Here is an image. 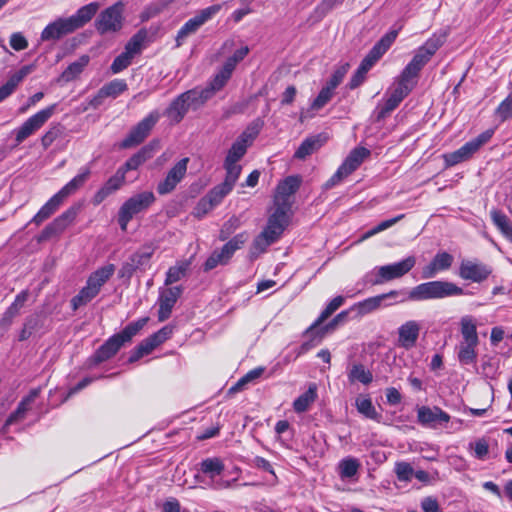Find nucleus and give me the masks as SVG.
Here are the masks:
<instances>
[{
    "label": "nucleus",
    "instance_id": "nucleus-1",
    "mask_svg": "<svg viewBox=\"0 0 512 512\" xmlns=\"http://www.w3.org/2000/svg\"><path fill=\"white\" fill-rule=\"evenodd\" d=\"M91 169L88 166L82 167L79 173L63 186L55 195H53L33 217L32 222L36 225L41 224L54 214L64 200L80 189L88 180Z\"/></svg>",
    "mask_w": 512,
    "mask_h": 512
},
{
    "label": "nucleus",
    "instance_id": "nucleus-2",
    "mask_svg": "<svg viewBox=\"0 0 512 512\" xmlns=\"http://www.w3.org/2000/svg\"><path fill=\"white\" fill-rule=\"evenodd\" d=\"M301 178L288 176L276 188L270 216L289 225L292 216L293 196L299 189Z\"/></svg>",
    "mask_w": 512,
    "mask_h": 512
},
{
    "label": "nucleus",
    "instance_id": "nucleus-3",
    "mask_svg": "<svg viewBox=\"0 0 512 512\" xmlns=\"http://www.w3.org/2000/svg\"><path fill=\"white\" fill-rule=\"evenodd\" d=\"M149 318L143 317L129 323L121 332L111 336L102 344L93 356L95 363H101L112 358L122 346L130 342L147 324Z\"/></svg>",
    "mask_w": 512,
    "mask_h": 512
},
{
    "label": "nucleus",
    "instance_id": "nucleus-4",
    "mask_svg": "<svg viewBox=\"0 0 512 512\" xmlns=\"http://www.w3.org/2000/svg\"><path fill=\"white\" fill-rule=\"evenodd\" d=\"M463 289L449 281H430L421 283L409 290L407 299L410 301H426L459 296Z\"/></svg>",
    "mask_w": 512,
    "mask_h": 512
},
{
    "label": "nucleus",
    "instance_id": "nucleus-5",
    "mask_svg": "<svg viewBox=\"0 0 512 512\" xmlns=\"http://www.w3.org/2000/svg\"><path fill=\"white\" fill-rule=\"evenodd\" d=\"M398 32L391 31L385 34L369 51L362 60L360 66L350 80V88L354 89L361 85L366 77L367 72L375 65V63L387 52L390 46L397 38Z\"/></svg>",
    "mask_w": 512,
    "mask_h": 512
},
{
    "label": "nucleus",
    "instance_id": "nucleus-6",
    "mask_svg": "<svg viewBox=\"0 0 512 512\" xmlns=\"http://www.w3.org/2000/svg\"><path fill=\"white\" fill-rule=\"evenodd\" d=\"M415 264L416 258L414 256H408L400 262L376 267L366 277H370L368 282L371 285H381L406 275Z\"/></svg>",
    "mask_w": 512,
    "mask_h": 512
},
{
    "label": "nucleus",
    "instance_id": "nucleus-7",
    "mask_svg": "<svg viewBox=\"0 0 512 512\" xmlns=\"http://www.w3.org/2000/svg\"><path fill=\"white\" fill-rule=\"evenodd\" d=\"M287 227L288 224L269 216L266 227L253 240L250 247V257L256 259L264 253L270 245L279 240Z\"/></svg>",
    "mask_w": 512,
    "mask_h": 512
},
{
    "label": "nucleus",
    "instance_id": "nucleus-8",
    "mask_svg": "<svg viewBox=\"0 0 512 512\" xmlns=\"http://www.w3.org/2000/svg\"><path fill=\"white\" fill-rule=\"evenodd\" d=\"M154 201L155 196L151 191L138 193L126 200L118 212V222L121 229L125 231L133 216L148 209Z\"/></svg>",
    "mask_w": 512,
    "mask_h": 512
},
{
    "label": "nucleus",
    "instance_id": "nucleus-9",
    "mask_svg": "<svg viewBox=\"0 0 512 512\" xmlns=\"http://www.w3.org/2000/svg\"><path fill=\"white\" fill-rule=\"evenodd\" d=\"M494 134V129H488L476 138L466 142L459 149L445 154L444 160L447 166H454L470 159L485 143H487Z\"/></svg>",
    "mask_w": 512,
    "mask_h": 512
},
{
    "label": "nucleus",
    "instance_id": "nucleus-10",
    "mask_svg": "<svg viewBox=\"0 0 512 512\" xmlns=\"http://www.w3.org/2000/svg\"><path fill=\"white\" fill-rule=\"evenodd\" d=\"M56 104L50 105L30 116L18 129L14 130L16 145L40 130L55 113Z\"/></svg>",
    "mask_w": 512,
    "mask_h": 512
},
{
    "label": "nucleus",
    "instance_id": "nucleus-11",
    "mask_svg": "<svg viewBox=\"0 0 512 512\" xmlns=\"http://www.w3.org/2000/svg\"><path fill=\"white\" fill-rule=\"evenodd\" d=\"M222 8L221 4L211 5L199 11L197 15L189 19L178 31L176 36L177 47L181 46L183 42L190 35L197 32V30L205 24L207 21L212 19Z\"/></svg>",
    "mask_w": 512,
    "mask_h": 512
},
{
    "label": "nucleus",
    "instance_id": "nucleus-12",
    "mask_svg": "<svg viewBox=\"0 0 512 512\" xmlns=\"http://www.w3.org/2000/svg\"><path fill=\"white\" fill-rule=\"evenodd\" d=\"M413 88V86L398 78L385 103L377 106L376 120L381 121L385 119L409 95Z\"/></svg>",
    "mask_w": 512,
    "mask_h": 512
},
{
    "label": "nucleus",
    "instance_id": "nucleus-13",
    "mask_svg": "<svg viewBox=\"0 0 512 512\" xmlns=\"http://www.w3.org/2000/svg\"><path fill=\"white\" fill-rule=\"evenodd\" d=\"M160 114L158 111L150 112L135 127H133L128 136L122 141V148H131L142 143L149 135L152 128L158 122Z\"/></svg>",
    "mask_w": 512,
    "mask_h": 512
},
{
    "label": "nucleus",
    "instance_id": "nucleus-14",
    "mask_svg": "<svg viewBox=\"0 0 512 512\" xmlns=\"http://www.w3.org/2000/svg\"><path fill=\"white\" fill-rule=\"evenodd\" d=\"M123 4L118 2L102 11L96 21L99 33L116 32L121 29L123 21Z\"/></svg>",
    "mask_w": 512,
    "mask_h": 512
},
{
    "label": "nucleus",
    "instance_id": "nucleus-15",
    "mask_svg": "<svg viewBox=\"0 0 512 512\" xmlns=\"http://www.w3.org/2000/svg\"><path fill=\"white\" fill-rule=\"evenodd\" d=\"M189 159L183 158L179 160L167 173L166 178L159 182L157 192L160 195H165L172 192L177 184L184 178Z\"/></svg>",
    "mask_w": 512,
    "mask_h": 512
},
{
    "label": "nucleus",
    "instance_id": "nucleus-16",
    "mask_svg": "<svg viewBox=\"0 0 512 512\" xmlns=\"http://www.w3.org/2000/svg\"><path fill=\"white\" fill-rule=\"evenodd\" d=\"M400 294L397 290H391L388 293L380 294L374 297L367 298L363 301L355 303L350 307V310L356 311L357 316L362 317L366 314L372 313L379 309L381 306H389V304H385L384 301L390 298H396Z\"/></svg>",
    "mask_w": 512,
    "mask_h": 512
},
{
    "label": "nucleus",
    "instance_id": "nucleus-17",
    "mask_svg": "<svg viewBox=\"0 0 512 512\" xmlns=\"http://www.w3.org/2000/svg\"><path fill=\"white\" fill-rule=\"evenodd\" d=\"M491 274V269L480 262L463 260L459 268V276L464 280L482 282Z\"/></svg>",
    "mask_w": 512,
    "mask_h": 512
},
{
    "label": "nucleus",
    "instance_id": "nucleus-18",
    "mask_svg": "<svg viewBox=\"0 0 512 512\" xmlns=\"http://www.w3.org/2000/svg\"><path fill=\"white\" fill-rule=\"evenodd\" d=\"M418 422L423 426L436 428L450 421V415L439 407L422 406L417 410Z\"/></svg>",
    "mask_w": 512,
    "mask_h": 512
},
{
    "label": "nucleus",
    "instance_id": "nucleus-19",
    "mask_svg": "<svg viewBox=\"0 0 512 512\" xmlns=\"http://www.w3.org/2000/svg\"><path fill=\"white\" fill-rule=\"evenodd\" d=\"M182 291L181 286H174L160 292L158 311L159 321H165L170 317L172 309L178 298L181 296Z\"/></svg>",
    "mask_w": 512,
    "mask_h": 512
},
{
    "label": "nucleus",
    "instance_id": "nucleus-20",
    "mask_svg": "<svg viewBox=\"0 0 512 512\" xmlns=\"http://www.w3.org/2000/svg\"><path fill=\"white\" fill-rule=\"evenodd\" d=\"M430 60L419 50L413 56L412 60L405 66L398 78L415 87L420 71Z\"/></svg>",
    "mask_w": 512,
    "mask_h": 512
},
{
    "label": "nucleus",
    "instance_id": "nucleus-21",
    "mask_svg": "<svg viewBox=\"0 0 512 512\" xmlns=\"http://www.w3.org/2000/svg\"><path fill=\"white\" fill-rule=\"evenodd\" d=\"M421 327L415 320H409L398 328V345L406 350L413 348L418 340Z\"/></svg>",
    "mask_w": 512,
    "mask_h": 512
},
{
    "label": "nucleus",
    "instance_id": "nucleus-22",
    "mask_svg": "<svg viewBox=\"0 0 512 512\" xmlns=\"http://www.w3.org/2000/svg\"><path fill=\"white\" fill-rule=\"evenodd\" d=\"M40 393L41 387L31 389L29 394L20 401L16 410L9 415L3 429H6L8 426L23 420L26 417V413L31 409L32 404L35 402Z\"/></svg>",
    "mask_w": 512,
    "mask_h": 512
},
{
    "label": "nucleus",
    "instance_id": "nucleus-23",
    "mask_svg": "<svg viewBox=\"0 0 512 512\" xmlns=\"http://www.w3.org/2000/svg\"><path fill=\"white\" fill-rule=\"evenodd\" d=\"M125 181L123 169H119L111 176L104 185L95 193L93 203L98 205L102 203L109 195L121 188Z\"/></svg>",
    "mask_w": 512,
    "mask_h": 512
},
{
    "label": "nucleus",
    "instance_id": "nucleus-24",
    "mask_svg": "<svg viewBox=\"0 0 512 512\" xmlns=\"http://www.w3.org/2000/svg\"><path fill=\"white\" fill-rule=\"evenodd\" d=\"M74 32L67 18H58L48 24L41 33L42 41L58 40L64 35Z\"/></svg>",
    "mask_w": 512,
    "mask_h": 512
},
{
    "label": "nucleus",
    "instance_id": "nucleus-25",
    "mask_svg": "<svg viewBox=\"0 0 512 512\" xmlns=\"http://www.w3.org/2000/svg\"><path fill=\"white\" fill-rule=\"evenodd\" d=\"M453 263V256L447 252L437 253L432 261L423 268L422 278L429 279L435 277L439 271L447 270Z\"/></svg>",
    "mask_w": 512,
    "mask_h": 512
},
{
    "label": "nucleus",
    "instance_id": "nucleus-26",
    "mask_svg": "<svg viewBox=\"0 0 512 512\" xmlns=\"http://www.w3.org/2000/svg\"><path fill=\"white\" fill-rule=\"evenodd\" d=\"M34 70L33 65H25L14 73L7 82L0 87V102L8 98L20 82Z\"/></svg>",
    "mask_w": 512,
    "mask_h": 512
},
{
    "label": "nucleus",
    "instance_id": "nucleus-27",
    "mask_svg": "<svg viewBox=\"0 0 512 512\" xmlns=\"http://www.w3.org/2000/svg\"><path fill=\"white\" fill-rule=\"evenodd\" d=\"M77 214L78 208L70 207L60 216L55 218L52 223L46 226L43 233L48 236L51 234H57L62 232L68 225H70L74 221Z\"/></svg>",
    "mask_w": 512,
    "mask_h": 512
},
{
    "label": "nucleus",
    "instance_id": "nucleus-28",
    "mask_svg": "<svg viewBox=\"0 0 512 512\" xmlns=\"http://www.w3.org/2000/svg\"><path fill=\"white\" fill-rule=\"evenodd\" d=\"M99 8V4L96 2L90 3L81 7L76 14L68 17V21L70 22L73 30H77L84 26L87 22H89L92 17L96 14Z\"/></svg>",
    "mask_w": 512,
    "mask_h": 512
},
{
    "label": "nucleus",
    "instance_id": "nucleus-29",
    "mask_svg": "<svg viewBox=\"0 0 512 512\" xmlns=\"http://www.w3.org/2000/svg\"><path fill=\"white\" fill-rule=\"evenodd\" d=\"M479 343L459 342L456 346L457 359L462 366L474 365L477 362V347Z\"/></svg>",
    "mask_w": 512,
    "mask_h": 512
},
{
    "label": "nucleus",
    "instance_id": "nucleus-30",
    "mask_svg": "<svg viewBox=\"0 0 512 512\" xmlns=\"http://www.w3.org/2000/svg\"><path fill=\"white\" fill-rule=\"evenodd\" d=\"M190 109L197 110L213 96L212 89H192L181 94Z\"/></svg>",
    "mask_w": 512,
    "mask_h": 512
},
{
    "label": "nucleus",
    "instance_id": "nucleus-31",
    "mask_svg": "<svg viewBox=\"0 0 512 512\" xmlns=\"http://www.w3.org/2000/svg\"><path fill=\"white\" fill-rule=\"evenodd\" d=\"M190 107L182 98V95H179L175 98L169 107L165 110L164 115L169 119L171 124H178L189 111Z\"/></svg>",
    "mask_w": 512,
    "mask_h": 512
},
{
    "label": "nucleus",
    "instance_id": "nucleus-32",
    "mask_svg": "<svg viewBox=\"0 0 512 512\" xmlns=\"http://www.w3.org/2000/svg\"><path fill=\"white\" fill-rule=\"evenodd\" d=\"M90 58L88 55H82L79 59L72 62L57 79L58 83H68L75 80L88 65Z\"/></svg>",
    "mask_w": 512,
    "mask_h": 512
},
{
    "label": "nucleus",
    "instance_id": "nucleus-33",
    "mask_svg": "<svg viewBox=\"0 0 512 512\" xmlns=\"http://www.w3.org/2000/svg\"><path fill=\"white\" fill-rule=\"evenodd\" d=\"M370 155V151L364 147H357L353 149L344 162L341 164V168L350 175L354 172L362 162Z\"/></svg>",
    "mask_w": 512,
    "mask_h": 512
},
{
    "label": "nucleus",
    "instance_id": "nucleus-34",
    "mask_svg": "<svg viewBox=\"0 0 512 512\" xmlns=\"http://www.w3.org/2000/svg\"><path fill=\"white\" fill-rule=\"evenodd\" d=\"M115 272V265L108 264L94 271L87 279V283L97 292L112 277Z\"/></svg>",
    "mask_w": 512,
    "mask_h": 512
},
{
    "label": "nucleus",
    "instance_id": "nucleus-35",
    "mask_svg": "<svg viewBox=\"0 0 512 512\" xmlns=\"http://www.w3.org/2000/svg\"><path fill=\"white\" fill-rule=\"evenodd\" d=\"M461 340L459 342L479 343L477 323L472 316H464L460 320Z\"/></svg>",
    "mask_w": 512,
    "mask_h": 512
},
{
    "label": "nucleus",
    "instance_id": "nucleus-36",
    "mask_svg": "<svg viewBox=\"0 0 512 512\" xmlns=\"http://www.w3.org/2000/svg\"><path fill=\"white\" fill-rule=\"evenodd\" d=\"M324 141L325 138L321 135L306 138L296 150L294 157L297 159H305L307 156L317 151L323 145Z\"/></svg>",
    "mask_w": 512,
    "mask_h": 512
},
{
    "label": "nucleus",
    "instance_id": "nucleus-37",
    "mask_svg": "<svg viewBox=\"0 0 512 512\" xmlns=\"http://www.w3.org/2000/svg\"><path fill=\"white\" fill-rule=\"evenodd\" d=\"M490 216L493 224L512 243V221L504 213L496 209L490 212Z\"/></svg>",
    "mask_w": 512,
    "mask_h": 512
},
{
    "label": "nucleus",
    "instance_id": "nucleus-38",
    "mask_svg": "<svg viewBox=\"0 0 512 512\" xmlns=\"http://www.w3.org/2000/svg\"><path fill=\"white\" fill-rule=\"evenodd\" d=\"M355 406L357 411L366 418L380 422L382 416L376 411L368 396L359 395L355 400Z\"/></svg>",
    "mask_w": 512,
    "mask_h": 512
},
{
    "label": "nucleus",
    "instance_id": "nucleus-39",
    "mask_svg": "<svg viewBox=\"0 0 512 512\" xmlns=\"http://www.w3.org/2000/svg\"><path fill=\"white\" fill-rule=\"evenodd\" d=\"M247 237L244 233L237 234L231 240H229L221 250H218V254L227 264L236 250L240 249L246 242Z\"/></svg>",
    "mask_w": 512,
    "mask_h": 512
},
{
    "label": "nucleus",
    "instance_id": "nucleus-40",
    "mask_svg": "<svg viewBox=\"0 0 512 512\" xmlns=\"http://www.w3.org/2000/svg\"><path fill=\"white\" fill-rule=\"evenodd\" d=\"M224 463L220 458H206L200 463V471L207 475L210 479H214L224 471Z\"/></svg>",
    "mask_w": 512,
    "mask_h": 512
},
{
    "label": "nucleus",
    "instance_id": "nucleus-41",
    "mask_svg": "<svg viewBox=\"0 0 512 512\" xmlns=\"http://www.w3.org/2000/svg\"><path fill=\"white\" fill-rule=\"evenodd\" d=\"M317 397V388L315 384L309 386L308 390L301 394L293 403L296 412H305Z\"/></svg>",
    "mask_w": 512,
    "mask_h": 512
},
{
    "label": "nucleus",
    "instance_id": "nucleus-42",
    "mask_svg": "<svg viewBox=\"0 0 512 512\" xmlns=\"http://www.w3.org/2000/svg\"><path fill=\"white\" fill-rule=\"evenodd\" d=\"M262 127L263 121L260 119H255L246 127V129L241 133V135L236 140L249 147L252 145L256 137L259 135Z\"/></svg>",
    "mask_w": 512,
    "mask_h": 512
},
{
    "label": "nucleus",
    "instance_id": "nucleus-43",
    "mask_svg": "<svg viewBox=\"0 0 512 512\" xmlns=\"http://www.w3.org/2000/svg\"><path fill=\"white\" fill-rule=\"evenodd\" d=\"M348 380L351 383L360 382L364 385H368L373 380L372 373L367 370L362 364H353L348 372Z\"/></svg>",
    "mask_w": 512,
    "mask_h": 512
},
{
    "label": "nucleus",
    "instance_id": "nucleus-44",
    "mask_svg": "<svg viewBox=\"0 0 512 512\" xmlns=\"http://www.w3.org/2000/svg\"><path fill=\"white\" fill-rule=\"evenodd\" d=\"M98 294L99 292L86 282V285L79 291V293L71 299V306L73 310H77L79 307L88 304Z\"/></svg>",
    "mask_w": 512,
    "mask_h": 512
},
{
    "label": "nucleus",
    "instance_id": "nucleus-45",
    "mask_svg": "<svg viewBox=\"0 0 512 512\" xmlns=\"http://www.w3.org/2000/svg\"><path fill=\"white\" fill-rule=\"evenodd\" d=\"M147 39V31L145 29L139 30L134 34L125 46V52L134 58L139 54L143 48L144 42Z\"/></svg>",
    "mask_w": 512,
    "mask_h": 512
},
{
    "label": "nucleus",
    "instance_id": "nucleus-46",
    "mask_svg": "<svg viewBox=\"0 0 512 512\" xmlns=\"http://www.w3.org/2000/svg\"><path fill=\"white\" fill-rule=\"evenodd\" d=\"M360 468V462L356 458L347 457L340 461L338 465L341 479L354 477Z\"/></svg>",
    "mask_w": 512,
    "mask_h": 512
},
{
    "label": "nucleus",
    "instance_id": "nucleus-47",
    "mask_svg": "<svg viewBox=\"0 0 512 512\" xmlns=\"http://www.w3.org/2000/svg\"><path fill=\"white\" fill-rule=\"evenodd\" d=\"M444 42L445 34L433 35L418 50L430 60Z\"/></svg>",
    "mask_w": 512,
    "mask_h": 512
},
{
    "label": "nucleus",
    "instance_id": "nucleus-48",
    "mask_svg": "<svg viewBox=\"0 0 512 512\" xmlns=\"http://www.w3.org/2000/svg\"><path fill=\"white\" fill-rule=\"evenodd\" d=\"M345 299L343 296H337L333 298L326 306V308L321 312L319 318L315 321V323L307 330V332L312 331L315 327L319 326L322 322H324L329 316H331L339 307H341L344 303Z\"/></svg>",
    "mask_w": 512,
    "mask_h": 512
},
{
    "label": "nucleus",
    "instance_id": "nucleus-49",
    "mask_svg": "<svg viewBox=\"0 0 512 512\" xmlns=\"http://www.w3.org/2000/svg\"><path fill=\"white\" fill-rule=\"evenodd\" d=\"M102 95L116 98L128 89V85L123 79H114L101 87Z\"/></svg>",
    "mask_w": 512,
    "mask_h": 512
},
{
    "label": "nucleus",
    "instance_id": "nucleus-50",
    "mask_svg": "<svg viewBox=\"0 0 512 512\" xmlns=\"http://www.w3.org/2000/svg\"><path fill=\"white\" fill-rule=\"evenodd\" d=\"M188 266H189V263L182 262L178 265L170 267L166 273L165 285H171V284L181 280L185 276V274L188 270Z\"/></svg>",
    "mask_w": 512,
    "mask_h": 512
},
{
    "label": "nucleus",
    "instance_id": "nucleus-51",
    "mask_svg": "<svg viewBox=\"0 0 512 512\" xmlns=\"http://www.w3.org/2000/svg\"><path fill=\"white\" fill-rule=\"evenodd\" d=\"M29 298V291L23 290L18 293L12 302V304L5 310L9 315L16 318L20 315L22 308L25 306L27 300Z\"/></svg>",
    "mask_w": 512,
    "mask_h": 512
},
{
    "label": "nucleus",
    "instance_id": "nucleus-52",
    "mask_svg": "<svg viewBox=\"0 0 512 512\" xmlns=\"http://www.w3.org/2000/svg\"><path fill=\"white\" fill-rule=\"evenodd\" d=\"M147 149H142L140 152L129 158L126 163L119 169H123L124 174L130 170H136L141 164L147 160Z\"/></svg>",
    "mask_w": 512,
    "mask_h": 512
},
{
    "label": "nucleus",
    "instance_id": "nucleus-53",
    "mask_svg": "<svg viewBox=\"0 0 512 512\" xmlns=\"http://www.w3.org/2000/svg\"><path fill=\"white\" fill-rule=\"evenodd\" d=\"M405 217L404 214H400L394 218H391V219H387V220H384L382 222H380L377 226H375L374 228H372L371 230L367 231L364 235H363V239H367V238H370L384 230H387L388 228L392 227L393 225H395L396 223H398L400 220H402L403 218Z\"/></svg>",
    "mask_w": 512,
    "mask_h": 512
},
{
    "label": "nucleus",
    "instance_id": "nucleus-54",
    "mask_svg": "<svg viewBox=\"0 0 512 512\" xmlns=\"http://www.w3.org/2000/svg\"><path fill=\"white\" fill-rule=\"evenodd\" d=\"M224 168L226 170V177L224 182L231 187H234L236 181L238 180L241 173V166L237 163L232 162H224Z\"/></svg>",
    "mask_w": 512,
    "mask_h": 512
},
{
    "label": "nucleus",
    "instance_id": "nucleus-55",
    "mask_svg": "<svg viewBox=\"0 0 512 512\" xmlns=\"http://www.w3.org/2000/svg\"><path fill=\"white\" fill-rule=\"evenodd\" d=\"M153 254V249L151 247H143L141 250L133 253L129 259L133 262L135 267L138 269L144 265H146L151 256Z\"/></svg>",
    "mask_w": 512,
    "mask_h": 512
},
{
    "label": "nucleus",
    "instance_id": "nucleus-56",
    "mask_svg": "<svg viewBox=\"0 0 512 512\" xmlns=\"http://www.w3.org/2000/svg\"><path fill=\"white\" fill-rule=\"evenodd\" d=\"M247 146L239 141H235L228 151L225 161L237 163L247 152Z\"/></svg>",
    "mask_w": 512,
    "mask_h": 512
},
{
    "label": "nucleus",
    "instance_id": "nucleus-57",
    "mask_svg": "<svg viewBox=\"0 0 512 512\" xmlns=\"http://www.w3.org/2000/svg\"><path fill=\"white\" fill-rule=\"evenodd\" d=\"M63 133V127L60 124L52 125L41 138V144L47 149Z\"/></svg>",
    "mask_w": 512,
    "mask_h": 512
},
{
    "label": "nucleus",
    "instance_id": "nucleus-58",
    "mask_svg": "<svg viewBox=\"0 0 512 512\" xmlns=\"http://www.w3.org/2000/svg\"><path fill=\"white\" fill-rule=\"evenodd\" d=\"M264 372V369L261 367L255 368L251 371H249L246 375H244L241 379L238 380V382L230 388L231 392H238L242 390V388L249 382L259 378L262 373Z\"/></svg>",
    "mask_w": 512,
    "mask_h": 512
},
{
    "label": "nucleus",
    "instance_id": "nucleus-59",
    "mask_svg": "<svg viewBox=\"0 0 512 512\" xmlns=\"http://www.w3.org/2000/svg\"><path fill=\"white\" fill-rule=\"evenodd\" d=\"M333 92L334 90L325 85L319 92L318 96L312 102L311 108L313 110H320L331 100Z\"/></svg>",
    "mask_w": 512,
    "mask_h": 512
},
{
    "label": "nucleus",
    "instance_id": "nucleus-60",
    "mask_svg": "<svg viewBox=\"0 0 512 512\" xmlns=\"http://www.w3.org/2000/svg\"><path fill=\"white\" fill-rule=\"evenodd\" d=\"M233 189V187L229 186L225 182L221 183L220 185L215 186L208 194L207 196L216 204L218 205L223 198Z\"/></svg>",
    "mask_w": 512,
    "mask_h": 512
},
{
    "label": "nucleus",
    "instance_id": "nucleus-61",
    "mask_svg": "<svg viewBox=\"0 0 512 512\" xmlns=\"http://www.w3.org/2000/svg\"><path fill=\"white\" fill-rule=\"evenodd\" d=\"M133 57L129 56L127 52H122L120 55H118L113 63L111 64V70L113 73H119L126 69L132 62Z\"/></svg>",
    "mask_w": 512,
    "mask_h": 512
},
{
    "label": "nucleus",
    "instance_id": "nucleus-62",
    "mask_svg": "<svg viewBox=\"0 0 512 512\" xmlns=\"http://www.w3.org/2000/svg\"><path fill=\"white\" fill-rule=\"evenodd\" d=\"M395 473L397 475L398 480L400 481H409L413 476V468L407 462H398L395 465Z\"/></svg>",
    "mask_w": 512,
    "mask_h": 512
},
{
    "label": "nucleus",
    "instance_id": "nucleus-63",
    "mask_svg": "<svg viewBox=\"0 0 512 512\" xmlns=\"http://www.w3.org/2000/svg\"><path fill=\"white\" fill-rule=\"evenodd\" d=\"M496 114L501 119V121H505L512 117V98L507 97L504 99L496 109Z\"/></svg>",
    "mask_w": 512,
    "mask_h": 512
},
{
    "label": "nucleus",
    "instance_id": "nucleus-64",
    "mask_svg": "<svg viewBox=\"0 0 512 512\" xmlns=\"http://www.w3.org/2000/svg\"><path fill=\"white\" fill-rule=\"evenodd\" d=\"M215 206L216 204L206 195L197 204V207L195 208V214L197 217H202L211 211Z\"/></svg>",
    "mask_w": 512,
    "mask_h": 512
}]
</instances>
